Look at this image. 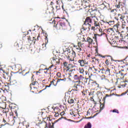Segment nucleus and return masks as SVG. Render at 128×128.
Returning a JSON list of instances; mask_svg holds the SVG:
<instances>
[{"instance_id": "f257e3e1", "label": "nucleus", "mask_w": 128, "mask_h": 128, "mask_svg": "<svg viewBox=\"0 0 128 128\" xmlns=\"http://www.w3.org/2000/svg\"><path fill=\"white\" fill-rule=\"evenodd\" d=\"M116 0V2L114 3V7L115 9L112 10H111V12H114V10L116 12H122V10H124V6H126V0Z\"/></svg>"}, {"instance_id": "f03ea898", "label": "nucleus", "mask_w": 128, "mask_h": 128, "mask_svg": "<svg viewBox=\"0 0 128 128\" xmlns=\"http://www.w3.org/2000/svg\"><path fill=\"white\" fill-rule=\"evenodd\" d=\"M0 70H2L3 72L2 76L4 80H8V78H10V73H8V70H10L9 69H8V68L6 67H1L0 68Z\"/></svg>"}, {"instance_id": "7ed1b4c3", "label": "nucleus", "mask_w": 128, "mask_h": 128, "mask_svg": "<svg viewBox=\"0 0 128 128\" xmlns=\"http://www.w3.org/2000/svg\"><path fill=\"white\" fill-rule=\"evenodd\" d=\"M40 38V34H36L34 33H31L30 35L28 36V42H34V40H38Z\"/></svg>"}, {"instance_id": "20e7f679", "label": "nucleus", "mask_w": 128, "mask_h": 128, "mask_svg": "<svg viewBox=\"0 0 128 128\" xmlns=\"http://www.w3.org/2000/svg\"><path fill=\"white\" fill-rule=\"evenodd\" d=\"M116 20H120L121 22L126 20V22H128V16L126 18V16L124 14H118L117 16L115 17Z\"/></svg>"}, {"instance_id": "39448f33", "label": "nucleus", "mask_w": 128, "mask_h": 128, "mask_svg": "<svg viewBox=\"0 0 128 128\" xmlns=\"http://www.w3.org/2000/svg\"><path fill=\"white\" fill-rule=\"evenodd\" d=\"M54 26L56 28V30H60L64 29L66 25H64V24L62 22H56V23L55 22Z\"/></svg>"}, {"instance_id": "423d86ee", "label": "nucleus", "mask_w": 128, "mask_h": 128, "mask_svg": "<svg viewBox=\"0 0 128 128\" xmlns=\"http://www.w3.org/2000/svg\"><path fill=\"white\" fill-rule=\"evenodd\" d=\"M60 60H62V58L54 56L52 58L51 62L53 66H57V64H60Z\"/></svg>"}, {"instance_id": "0eeeda50", "label": "nucleus", "mask_w": 128, "mask_h": 128, "mask_svg": "<svg viewBox=\"0 0 128 128\" xmlns=\"http://www.w3.org/2000/svg\"><path fill=\"white\" fill-rule=\"evenodd\" d=\"M120 22H118L116 24H114L113 26V30L116 32H118V34L120 35V36H122V32H124V31H122L121 32H118V28H120Z\"/></svg>"}, {"instance_id": "6e6552de", "label": "nucleus", "mask_w": 128, "mask_h": 128, "mask_svg": "<svg viewBox=\"0 0 128 128\" xmlns=\"http://www.w3.org/2000/svg\"><path fill=\"white\" fill-rule=\"evenodd\" d=\"M98 72H101V74H106V76H110V69L106 67L105 68H102L98 71Z\"/></svg>"}, {"instance_id": "1a4fd4ad", "label": "nucleus", "mask_w": 128, "mask_h": 128, "mask_svg": "<svg viewBox=\"0 0 128 128\" xmlns=\"http://www.w3.org/2000/svg\"><path fill=\"white\" fill-rule=\"evenodd\" d=\"M122 38L120 40H119V42L122 44H128V34H126V35L124 36V35H122V36H121Z\"/></svg>"}, {"instance_id": "9d476101", "label": "nucleus", "mask_w": 128, "mask_h": 128, "mask_svg": "<svg viewBox=\"0 0 128 128\" xmlns=\"http://www.w3.org/2000/svg\"><path fill=\"white\" fill-rule=\"evenodd\" d=\"M22 40H19L14 44V46L16 47L17 50H22Z\"/></svg>"}, {"instance_id": "9b49d317", "label": "nucleus", "mask_w": 128, "mask_h": 128, "mask_svg": "<svg viewBox=\"0 0 128 128\" xmlns=\"http://www.w3.org/2000/svg\"><path fill=\"white\" fill-rule=\"evenodd\" d=\"M78 64H79L80 66L84 67L88 64V62L86 59H80L78 60Z\"/></svg>"}, {"instance_id": "f8f14e48", "label": "nucleus", "mask_w": 128, "mask_h": 128, "mask_svg": "<svg viewBox=\"0 0 128 128\" xmlns=\"http://www.w3.org/2000/svg\"><path fill=\"white\" fill-rule=\"evenodd\" d=\"M63 66H64L66 68H67V72L68 70V72L70 70H73L72 68H74V64H70L68 63V62H64L63 64Z\"/></svg>"}, {"instance_id": "ddd939ff", "label": "nucleus", "mask_w": 128, "mask_h": 128, "mask_svg": "<svg viewBox=\"0 0 128 128\" xmlns=\"http://www.w3.org/2000/svg\"><path fill=\"white\" fill-rule=\"evenodd\" d=\"M62 80H64V82H65V80H66V78H64V79H53L52 80V81L50 82V84L51 86L52 84H53V86H56L58 84V82H62Z\"/></svg>"}, {"instance_id": "4468645a", "label": "nucleus", "mask_w": 128, "mask_h": 128, "mask_svg": "<svg viewBox=\"0 0 128 128\" xmlns=\"http://www.w3.org/2000/svg\"><path fill=\"white\" fill-rule=\"evenodd\" d=\"M126 20H124L122 22L121 28L124 32H128V26L127 25Z\"/></svg>"}, {"instance_id": "2eb2a0df", "label": "nucleus", "mask_w": 128, "mask_h": 128, "mask_svg": "<svg viewBox=\"0 0 128 128\" xmlns=\"http://www.w3.org/2000/svg\"><path fill=\"white\" fill-rule=\"evenodd\" d=\"M80 82L76 81L75 82L74 86V90H76V92H78V90H80L82 88V86H80Z\"/></svg>"}, {"instance_id": "dca6fc26", "label": "nucleus", "mask_w": 128, "mask_h": 128, "mask_svg": "<svg viewBox=\"0 0 128 128\" xmlns=\"http://www.w3.org/2000/svg\"><path fill=\"white\" fill-rule=\"evenodd\" d=\"M90 26H92L90 24H86L84 23L82 25V30H81L82 32H84V30H90Z\"/></svg>"}, {"instance_id": "f3484780", "label": "nucleus", "mask_w": 128, "mask_h": 128, "mask_svg": "<svg viewBox=\"0 0 128 128\" xmlns=\"http://www.w3.org/2000/svg\"><path fill=\"white\" fill-rule=\"evenodd\" d=\"M78 42H86V36L84 35H82V34H79L78 36Z\"/></svg>"}, {"instance_id": "a211bd4d", "label": "nucleus", "mask_w": 128, "mask_h": 128, "mask_svg": "<svg viewBox=\"0 0 128 128\" xmlns=\"http://www.w3.org/2000/svg\"><path fill=\"white\" fill-rule=\"evenodd\" d=\"M3 88L4 90H3L5 94H6V92H10V85L8 84V83H6L3 86Z\"/></svg>"}, {"instance_id": "6ab92c4d", "label": "nucleus", "mask_w": 128, "mask_h": 128, "mask_svg": "<svg viewBox=\"0 0 128 128\" xmlns=\"http://www.w3.org/2000/svg\"><path fill=\"white\" fill-rule=\"evenodd\" d=\"M94 18L90 16L86 17L84 24H92V22Z\"/></svg>"}, {"instance_id": "aec40b11", "label": "nucleus", "mask_w": 128, "mask_h": 128, "mask_svg": "<svg viewBox=\"0 0 128 128\" xmlns=\"http://www.w3.org/2000/svg\"><path fill=\"white\" fill-rule=\"evenodd\" d=\"M74 48H75V50L78 53V56H81L82 52H81L82 50V48H80L78 46H74Z\"/></svg>"}, {"instance_id": "412c9836", "label": "nucleus", "mask_w": 128, "mask_h": 128, "mask_svg": "<svg viewBox=\"0 0 128 128\" xmlns=\"http://www.w3.org/2000/svg\"><path fill=\"white\" fill-rule=\"evenodd\" d=\"M94 20V24L96 28L98 26L100 28V22H98V17L93 18Z\"/></svg>"}, {"instance_id": "4be33fe9", "label": "nucleus", "mask_w": 128, "mask_h": 128, "mask_svg": "<svg viewBox=\"0 0 128 128\" xmlns=\"http://www.w3.org/2000/svg\"><path fill=\"white\" fill-rule=\"evenodd\" d=\"M88 12H90V16H91L93 18H96V12L98 11H94V10H90V9H89L88 10Z\"/></svg>"}, {"instance_id": "5701e85b", "label": "nucleus", "mask_w": 128, "mask_h": 128, "mask_svg": "<svg viewBox=\"0 0 128 128\" xmlns=\"http://www.w3.org/2000/svg\"><path fill=\"white\" fill-rule=\"evenodd\" d=\"M100 109L104 110V104H106V98H103L102 101H100Z\"/></svg>"}, {"instance_id": "b1692460", "label": "nucleus", "mask_w": 128, "mask_h": 128, "mask_svg": "<svg viewBox=\"0 0 128 128\" xmlns=\"http://www.w3.org/2000/svg\"><path fill=\"white\" fill-rule=\"evenodd\" d=\"M50 120H48V122L46 123V125H45V128H54V123H52V124H50Z\"/></svg>"}, {"instance_id": "393cba45", "label": "nucleus", "mask_w": 128, "mask_h": 128, "mask_svg": "<svg viewBox=\"0 0 128 128\" xmlns=\"http://www.w3.org/2000/svg\"><path fill=\"white\" fill-rule=\"evenodd\" d=\"M82 6L84 8H90V4L86 0H83V1H82Z\"/></svg>"}, {"instance_id": "a878e982", "label": "nucleus", "mask_w": 128, "mask_h": 128, "mask_svg": "<svg viewBox=\"0 0 128 128\" xmlns=\"http://www.w3.org/2000/svg\"><path fill=\"white\" fill-rule=\"evenodd\" d=\"M47 12L48 14H54V8L52 6L48 7L47 10Z\"/></svg>"}, {"instance_id": "bb28decb", "label": "nucleus", "mask_w": 128, "mask_h": 128, "mask_svg": "<svg viewBox=\"0 0 128 128\" xmlns=\"http://www.w3.org/2000/svg\"><path fill=\"white\" fill-rule=\"evenodd\" d=\"M98 32H100V34H94V37H93V38L96 40V36H102V29L98 28Z\"/></svg>"}, {"instance_id": "cd10ccee", "label": "nucleus", "mask_w": 128, "mask_h": 128, "mask_svg": "<svg viewBox=\"0 0 128 128\" xmlns=\"http://www.w3.org/2000/svg\"><path fill=\"white\" fill-rule=\"evenodd\" d=\"M48 120H50V117L44 118V120L42 122V126H46V124L48 122Z\"/></svg>"}, {"instance_id": "c85d7f7f", "label": "nucleus", "mask_w": 128, "mask_h": 128, "mask_svg": "<svg viewBox=\"0 0 128 128\" xmlns=\"http://www.w3.org/2000/svg\"><path fill=\"white\" fill-rule=\"evenodd\" d=\"M108 6H110V4L107 3L100 4V8L102 10H106V8H108Z\"/></svg>"}, {"instance_id": "c756f323", "label": "nucleus", "mask_w": 128, "mask_h": 128, "mask_svg": "<svg viewBox=\"0 0 128 128\" xmlns=\"http://www.w3.org/2000/svg\"><path fill=\"white\" fill-rule=\"evenodd\" d=\"M100 24H101L102 28H106V26H108V22L102 20H101Z\"/></svg>"}, {"instance_id": "7c9ffc66", "label": "nucleus", "mask_w": 128, "mask_h": 128, "mask_svg": "<svg viewBox=\"0 0 128 128\" xmlns=\"http://www.w3.org/2000/svg\"><path fill=\"white\" fill-rule=\"evenodd\" d=\"M92 64H100V60L98 58H96L94 57V58H92Z\"/></svg>"}, {"instance_id": "2f4dec72", "label": "nucleus", "mask_w": 128, "mask_h": 128, "mask_svg": "<svg viewBox=\"0 0 128 128\" xmlns=\"http://www.w3.org/2000/svg\"><path fill=\"white\" fill-rule=\"evenodd\" d=\"M74 72H76L75 70H69V76H71V78H73V76L76 75V74H74Z\"/></svg>"}, {"instance_id": "473e14b6", "label": "nucleus", "mask_w": 128, "mask_h": 128, "mask_svg": "<svg viewBox=\"0 0 128 128\" xmlns=\"http://www.w3.org/2000/svg\"><path fill=\"white\" fill-rule=\"evenodd\" d=\"M22 74L24 76H26L27 78H30V77L32 76H32H34V74H32L30 72H26L24 74Z\"/></svg>"}, {"instance_id": "72a5a7b5", "label": "nucleus", "mask_w": 128, "mask_h": 128, "mask_svg": "<svg viewBox=\"0 0 128 128\" xmlns=\"http://www.w3.org/2000/svg\"><path fill=\"white\" fill-rule=\"evenodd\" d=\"M74 80H77V82H80V78L78 74H75L72 76Z\"/></svg>"}, {"instance_id": "f704fd0d", "label": "nucleus", "mask_w": 128, "mask_h": 128, "mask_svg": "<svg viewBox=\"0 0 128 128\" xmlns=\"http://www.w3.org/2000/svg\"><path fill=\"white\" fill-rule=\"evenodd\" d=\"M68 60H69L70 62H74V57H73V56L71 55H68L67 58Z\"/></svg>"}, {"instance_id": "c9c22d12", "label": "nucleus", "mask_w": 128, "mask_h": 128, "mask_svg": "<svg viewBox=\"0 0 128 128\" xmlns=\"http://www.w3.org/2000/svg\"><path fill=\"white\" fill-rule=\"evenodd\" d=\"M86 42H88L89 44H94V40L90 37L87 38V40Z\"/></svg>"}, {"instance_id": "e433bc0d", "label": "nucleus", "mask_w": 128, "mask_h": 128, "mask_svg": "<svg viewBox=\"0 0 128 128\" xmlns=\"http://www.w3.org/2000/svg\"><path fill=\"white\" fill-rule=\"evenodd\" d=\"M54 112H56L57 114H60V112H62V110H60V108H58V107H56L54 110Z\"/></svg>"}, {"instance_id": "4c0bfd02", "label": "nucleus", "mask_w": 128, "mask_h": 128, "mask_svg": "<svg viewBox=\"0 0 128 128\" xmlns=\"http://www.w3.org/2000/svg\"><path fill=\"white\" fill-rule=\"evenodd\" d=\"M90 68H92V70H94V68H92V67L90 66H88V65H85L84 66V70H90Z\"/></svg>"}, {"instance_id": "58836bf2", "label": "nucleus", "mask_w": 128, "mask_h": 128, "mask_svg": "<svg viewBox=\"0 0 128 128\" xmlns=\"http://www.w3.org/2000/svg\"><path fill=\"white\" fill-rule=\"evenodd\" d=\"M114 32V28H109L107 30V34H112V33Z\"/></svg>"}, {"instance_id": "ea45409f", "label": "nucleus", "mask_w": 128, "mask_h": 128, "mask_svg": "<svg viewBox=\"0 0 128 128\" xmlns=\"http://www.w3.org/2000/svg\"><path fill=\"white\" fill-rule=\"evenodd\" d=\"M78 72L81 74H83V76L84 74V68H80L78 69Z\"/></svg>"}, {"instance_id": "a19ab883", "label": "nucleus", "mask_w": 128, "mask_h": 128, "mask_svg": "<svg viewBox=\"0 0 128 128\" xmlns=\"http://www.w3.org/2000/svg\"><path fill=\"white\" fill-rule=\"evenodd\" d=\"M76 110H73L72 111V112H70V114H71V116H78V112L77 110H76Z\"/></svg>"}, {"instance_id": "79ce46f5", "label": "nucleus", "mask_w": 128, "mask_h": 128, "mask_svg": "<svg viewBox=\"0 0 128 128\" xmlns=\"http://www.w3.org/2000/svg\"><path fill=\"white\" fill-rule=\"evenodd\" d=\"M68 104H74V100L72 98H68Z\"/></svg>"}, {"instance_id": "37998d69", "label": "nucleus", "mask_w": 128, "mask_h": 128, "mask_svg": "<svg viewBox=\"0 0 128 128\" xmlns=\"http://www.w3.org/2000/svg\"><path fill=\"white\" fill-rule=\"evenodd\" d=\"M118 74H119V76H120L121 78H124V74L121 71H119Z\"/></svg>"}, {"instance_id": "c03bdc74", "label": "nucleus", "mask_w": 128, "mask_h": 128, "mask_svg": "<svg viewBox=\"0 0 128 128\" xmlns=\"http://www.w3.org/2000/svg\"><path fill=\"white\" fill-rule=\"evenodd\" d=\"M108 26H112L114 24V20H110L108 22H107Z\"/></svg>"}, {"instance_id": "a18cd8bd", "label": "nucleus", "mask_w": 128, "mask_h": 128, "mask_svg": "<svg viewBox=\"0 0 128 128\" xmlns=\"http://www.w3.org/2000/svg\"><path fill=\"white\" fill-rule=\"evenodd\" d=\"M84 128H92V124L90 122H88Z\"/></svg>"}, {"instance_id": "49530a36", "label": "nucleus", "mask_w": 128, "mask_h": 128, "mask_svg": "<svg viewBox=\"0 0 128 128\" xmlns=\"http://www.w3.org/2000/svg\"><path fill=\"white\" fill-rule=\"evenodd\" d=\"M45 40H46V44H42V46H46V44H48V35L46 36L45 37Z\"/></svg>"}, {"instance_id": "de8ad7c7", "label": "nucleus", "mask_w": 128, "mask_h": 128, "mask_svg": "<svg viewBox=\"0 0 128 128\" xmlns=\"http://www.w3.org/2000/svg\"><path fill=\"white\" fill-rule=\"evenodd\" d=\"M78 46H79V48H82L84 46V44H82V42H78Z\"/></svg>"}, {"instance_id": "09e8293b", "label": "nucleus", "mask_w": 128, "mask_h": 128, "mask_svg": "<svg viewBox=\"0 0 128 128\" xmlns=\"http://www.w3.org/2000/svg\"><path fill=\"white\" fill-rule=\"evenodd\" d=\"M93 85H94L96 88H100V84H98L96 83V82H95L93 83Z\"/></svg>"}, {"instance_id": "8fccbe9b", "label": "nucleus", "mask_w": 128, "mask_h": 128, "mask_svg": "<svg viewBox=\"0 0 128 128\" xmlns=\"http://www.w3.org/2000/svg\"><path fill=\"white\" fill-rule=\"evenodd\" d=\"M3 122H4V126H6V124H10V123H8V121H6V120L3 119Z\"/></svg>"}, {"instance_id": "3c124183", "label": "nucleus", "mask_w": 128, "mask_h": 128, "mask_svg": "<svg viewBox=\"0 0 128 128\" xmlns=\"http://www.w3.org/2000/svg\"><path fill=\"white\" fill-rule=\"evenodd\" d=\"M91 10H94V11H96L98 12V8L94 6H93L92 8H91Z\"/></svg>"}, {"instance_id": "603ef678", "label": "nucleus", "mask_w": 128, "mask_h": 128, "mask_svg": "<svg viewBox=\"0 0 128 128\" xmlns=\"http://www.w3.org/2000/svg\"><path fill=\"white\" fill-rule=\"evenodd\" d=\"M70 56L75 58L76 56V52L74 51H72V54Z\"/></svg>"}, {"instance_id": "864d4df0", "label": "nucleus", "mask_w": 128, "mask_h": 128, "mask_svg": "<svg viewBox=\"0 0 128 128\" xmlns=\"http://www.w3.org/2000/svg\"><path fill=\"white\" fill-rule=\"evenodd\" d=\"M56 76L58 78H62V73H60V72H58L56 74Z\"/></svg>"}, {"instance_id": "5fc2aeb1", "label": "nucleus", "mask_w": 128, "mask_h": 128, "mask_svg": "<svg viewBox=\"0 0 128 128\" xmlns=\"http://www.w3.org/2000/svg\"><path fill=\"white\" fill-rule=\"evenodd\" d=\"M112 112H116V114H120V112H118V110L116 109H114L112 110Z\"/></svg>"}, {"instance_id": "6e6d98bb", "label": "nucleus", "mask_w": 128, "mask_h": 128, "mask_svg": "<svg viewBox=\"0 0 128 128\" xmlns=\"http://www.w3.org/2000/svg\"><path fill=\"white\" fill-rule=\"evenodd\" d=\"M92 68H94V69L90 68V70H91L93 72H96L98 70L96 68H94V66H93Z\"/></svg>"}, {"instance_id": "4d7b16f0", "label": "nucleus", "mask_w": 128, "mask_h": 128, "mask_svg": "<svg viewBox=\"0 0 128 128\" xmlns=\"http://www.w3.org/2000/svg\"><path fill=\"white\" fill-rule=\"evenodd\" d=\"M106 64H107V66H108V64H110V62L108 61V59L106 60Z\"/></svg>"}, {"instance_id": "13d9d810", "label": "nucleus", "mask_w": 128, "mask_h": 128, "mask_svg": "<svg viewBox=\"0 0 128 128\" xmlns=\"http://www.w3.org/2000/svg\"><path fill=\"white\" fill-rule=\"evenodd\" d=\"M88 72H90V70H84V74H85L86 76L88 74Z\"/></svg>"}, {"instance_id": "bf43d9fd", "label": "nucleus", "mask_w": 128, "mask_h": 128, "mask_svg": "<svg viewBox=\"0 0 128 128\" xmlns=\"http://www.w3.org/2000/svg\"><path fill=\"white\" fill-rule=\"evenodd\" d=\"M112 44H116V40H112Z\"/></svg>"}, {"instance_id": "052dcab7", "label": "nucleus", "mask_w": 128, "mask_h": 128, "mask_svg": "<svg viewBox=\"0 0 128 128\" xmlns=\"http://www.w3.org/2000/svg\"><path fill=\"white\" fill-rule=\"evenodd\" d=\"M56 10H60V5H57L56 6Z\"/></svg>"}, {"instance_id": "680f3d73", "label": "nucleus", "mask_w": 128, "mask_h": 128, "mask_svg": "<svg viewBox=\"0 0 128 128\" xmlns=\"http://www.w3.org/2000/svg\"><path fill=\"white\" fill-rule=\"evenodd\" d=\"M82 96H88V94H86V92H82Z\"/></svg>"}, {"instance_id": "e2e57ef3", "label": "nucleus", "mask_w": 128, "mask_h": 128, "mask_svg": "<svg viewBox=\"0 0 128 128\" xmlns=\"http://www.w3.org/2000/svg\"><path fill=\"white\" fill-rule=\"evenodd\" d=\"M60 116H64V112L62 111V112H60Z\"/></svg>"}, {"instance_id": "0e129e2a", "label": "nucleus", "mask_w": 128, "mask_h": 128, "mask_svg": "<svg viewBox=\"0 0 128 128\" xmlns=\"http://www.w3.org/2000/svg\"><path fill=\"white\" fill-rule=\"evenodd\" d=\"M10 84H16V80H14V83H13L12 81L10 82Z\"/></svg>"}, {"instance_id": "69168bd1", "label": "nucleus", "mask_w": 128, "mask_h": 128, "mask_svg": "<svg viewBox=\"0 0 128 128\" xmlns=\"http://www.w3.org/2000/svg\"><path fill=\"white\" fill-rule=\"evenodd\" d=\"M60 116V113L55 112L54 116H56V117L58 116Z\"/></svg>"}, {"instance_id": "338daca9", "label": "nucleus", "mask_w": 128, "mask_h": 128, "mask_svg": "<svg viewBox=\"0 0 128 128\" xmlns=\"http://www.w3.org/2000/svg\"><path fill=\"white\" fill-rule=\"evenodd\" d=\"M10 116H14V112H12V111L10 112Z\"/></svg>"}, {"instance_id": "774afa93", "label": "nucleus", "mask_w": 128, "mask_h": 128, "mask_svg": "<svg viewBox=\"0 0 128 128\" xmlns=\"http://www.w3.org/2000/svg\"><path fill=\"white\" fill-rule=\"evenodd\" d=\"M102 94V92H100V91H98L96 92V94H97L98 96L99 94Z\"/></svg>"}]
</instances>
